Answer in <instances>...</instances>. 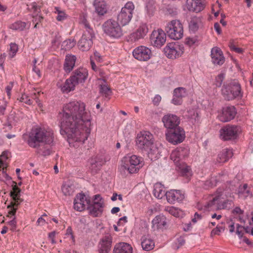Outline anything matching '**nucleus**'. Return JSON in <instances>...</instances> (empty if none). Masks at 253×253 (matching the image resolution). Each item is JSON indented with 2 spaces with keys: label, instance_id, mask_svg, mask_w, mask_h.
I'll return each mask as SVG.
<instances>
[{
  "label": "nucleus",
  "instance_id": "obj_1",
  "mask_svg": "<svg viewBox=\"0 0 253 253\" xmlns=\"http://www.w3.org/2000/svg\"><path fill=\"white\" fill-rule=\"evenodd\" d=\"M91 115L85 109V104L73 101L63 107L60 133L68 139L84 143L90 132Z\"/></svg>",
  "mask_w": 253,
  "mask_h": 253
},
{
  "label": "nucleus",
  "instance_id": "obj_2",
  "mask_svg": "<svg viewBox=\"0 0 253 253\" xmlns=\"http://www.w3.org/2000/svg\"><path fill=\"white\" fill-rule=\"evenodd\" d=\"M23 139L29 147L34 148L39 147L41 143L52 145L54 136L52 131L37 126L33 128L29 134H23Z\"/></svg>",
  "mask_w": 253,
  "mask_h": 253
},
{
  "label": "nucleus",
  "instance_id": "obj_3",
  "mask_svg": "<svg viewBox=\"0 0 253 253\" xmlns=\"http://www.w3.org/2000/svg\"><path fill=\"white\" fill-rule=\"evenodd\" d=\"M203 203L205 211H215L222 209H229L233 205V198L228 197L223 193L218 192L214 195H209L205 198Z\"/></svg>",
  "mask_w": 253,
  "mask_h": 253
},
{
  "label": "nucleus",
  "instance_id": "obj_4",
  "mask_svg": "<svg viewBox=\"0 0 253 253\" xmlns=\"http://www.w3.org/2000/svg\"><path fill=\"white\" fill-rule=\"evenodd\" d=\"M136 143L137 147L146 152L151 159L157 158L160 155V151L154 143L153 135L149 131H143L138 133Z\"/></svg>",
  "mask_w": 253,
  "mask_h": 253
},
{
  "label": "nucleus",
  "instance_id": "obj_5",
  "mask_svg": "<svg viewBox=\"0 0 253 253\" xmlns=\"http://www.w3.org/2000/svg\"><path fill=\"white\" fill-rule=\"evenodd\" d=\"M188 155L189 151L187 148L179 147L172 151L170 156V159L178 168L181 174L187 178L192 176V170L190 167L184 163L183 160Z\"/></svg>",
  "mask_w": 253,
  "mask_h": 253
},
{
  "label": "nucleus",
  "instance_id": "obj_6",
  "mask_svg": "<svg viewBox=\"0 0 253 253\" xmlns=\"http://www.w3.org/2000/svg\"><path fill=\"white\" fill-rule=\"evenodd\" d=\"M221 92L225 99L228 101L242 97L241 87L237 81H232L224 84Z\"/></svg>",
  "mask_w": 253,
  "mask_h": 253
},
{
  "label": "nucleus",
  "instance_id": "obj_7",
  "mask_svg": "<svg viewBox=\"0 0 253 253\" xmlns=\"http://www.w3.org/2000/svg\"><path fill=\"white\" fill-rule=\"evenodd\" d=\"M82 23L85 30L78 42V46L82 51H87L93 43L92 39L94 37V34L86 20H84Z\"/></svg>",
  "mask_w": 253,
  "mask_h": 253
},
{
  "label": "nucleus",
  "instance_id": "obj_8",
  "mask_svg": "<svg viewBox=\"0 0 253 253\" xmlns=\"http://www.w3.org/2000/svg\"><path fill=\"white\" fill-rule=\"evenodd\" d=\"M124 162L125 169L130 173L137 172L144 164L143 159L135 155L125 157Z\"/></svg>",
  "mask_w": 253,
  "mask_h": 253
},
{
  "label": "nucleus",
  "instance_id": "obj_9",
  "mask_svg": "<svg viewBox=\"0 0 253 253\" xmlns=\"http://www.w3.org/2000/svg\"><path fill=\"white\" fill-rule=\"evenodd\" d=\"M134 8L135 6L132 1L127 2L117 15V23L123 26L127 25L132 18Z\"/></svg>",
  "mask_w": 253,
  "mask_h": 253
},
{
  "label": "nucleus",
  "instance_id": "obj_10",
  "mask_svg": "<svg viewBox=\"0 0 253 253\" xmlns=\"http://www.w3.org/2000/svg\"><path fill=\"white\" fill-rule=\"evenodd\" d=\"M165 30L169 37L173 40H179L183 37V27L179 20H172L169 22Z\"/></svg>",
  "mask_w": 253,
  "mask_h": 253
},
{
  "label": "nucleus",
  "instance_id": "obj_11",
  "mask_svg": "<svg viewBox=\"0 0 253 253\" xmlns=\"http://www.w3.org/2000/svg\"><path fill=\"white\" fill-rule=\"evenodd\" d=\"M166 139L174 145L181 143L185 139V131L180 127L168 129L166 133Z\"/></svg>",
  "mask_w": 253,
  "mask_h": 253
},
{
  "label": "nucleus",
  "instance_id": "obj_12",
  "mask_svg": "<svg viewBox=\"0 0 253 253\" xmlns=\"http://www.w3.org/2000/svg\"><path fill=\"white\" fill-rule=\"evenodd\" d=\"M103 200L100 195L97 194L93 196L92 200H90L87 209L90 215L96 217L101 214L103 211Z\"/></svg>",
  "mask_w": 253,
  "mask_h": 253
},
{
  "label": "nucleus",
  "instance_id": "obj_13",
  "mask_svg": "<svg viewBox=\"0 0 253 253\" xmlns=\"http://www.w3.org/2000/svg\"><path fill=\"white\" fill-rule=\"evenodd\" d=\"M149 31L148 25L146 23L141 22L136 30L131 33L126 38L128 42L132 43L143 39L147 34Z\"/></svg>",
  "mask_w": 253,
  "mask_h": 253
},
{
  "label": "nucleus",
  "instance_id": "obj_14",
  "mask_svg": "<svg viewBox=\"0 0 253 253\" xmlns=\"http://www.w3.org/2000/svg\"><path fill=\"white\" fill-rule=\"evenodd\" d=\"M166 56L169 58L175 59L180 56L184 52V47L175 42L167 44L164 49Z\"/></svg>",
  "mask_w": 253,
  "mask_h": 253
},
{
  "label": "nucleus",
  "instance_id": "obj_15",
  "mask_svg": "<svg viewBox=\"0 0 253 253\" xmlns=\"http://www.w3.org/2000/svg\"><path fill=\"white\" fill-rule=\"evenodd\" d=\"M240 131V128L238 126L226 125L220 129V138L223 140L235 138Z\"/></svg>",
  "mask_w": 253,
  "mask_h": 253
},
{
  "label": "nucleus",
  "instance_id": "obj_16",
  "mask_svg": "<svg viewBox=\"0 0 253 253\" xmlns=\"http://www.w3.org/2000/svg\"><path fill=\"white\" fill-rule=\"evenodd\" d=\"M135 59L140 61H147L152 56L151 50L148 47L140 45L135 48L132 51Z\"/></svg>",
  "mask_w": 253,
  "mask_h": 253
},
{
  "label": "nucleus",
  "instance_id": "obj_17",
  "mask_svg": "<svg viewBox=\"0 0 253 253\" xmlns=\"http://www.w3.org/2000/svg\"><path fill=\"white\" fill-rule=\"evenodd\" d=\"M150 39L152 45L160 47L166 42V35L163 30L158 29L152 32Z\"/></svg>",
  "mask_w": 253,
  "mask_h": 253
},
{
  "label": "nucleus",
  "instance_id": "obj_18",
  "mask_svg": "<svg viewBox=\"0 0 253 253\" xmlns=\"http://www.w3.org/2000/svg\"><path fill=\"white\" fill-rule=\"evenodd\" d=\"M105 162V161L102 156H96L88 159L87 166L91 173L95 174L100 170Z\"/></svg>",
  "mask_w": 253,
  "mask_h": 253
},
{
  "label": "nucleus",
  "instance_id": "obj_19",
  "mask_svg": "<svg viewBox=\"0 0 253 253\" xmlns=\"http://www.w3.org/2000/svg\"><path fill=\"white\" fill-rule=\"evenodd\" d=\"M90 198L86 197L84 194H79L77 195L74 201V208L78 211H83L87 209L90 202Z\"/></svg>",
  "mask_w": 253,
  "mask_h": 253
},
{
  "label": "nucleus",
  "instance_id": "obj_20",
  "mask_svg": "<svg viewBox=\"0 0 253 253\" xmlns=\"http://www.w3.org/2000/svg\"><path fill=\"white\" fill-rule=\"evenodd\" d=\"M162 122L165 127L169 129L179 127V118L174 114H168L162 118Z\"/></svg>",
  "mask_w": 253,
  "mask_h": 253
},
{
  "label": "nucleus",
  "instance_id": "obj_21",
  "mask_svg": "<svg viewBox=\"0 0 253 253\" xmlns=\"http://www.w3.org/2000/svg\"><path fill=\"white\" fill-rule=\"evenodd\" d=\"M167 200L168 203L174 204L176 202H180L185 198L184 192L178 190H170L167 191Z\"/></svg>",
  "mask_w": 253,
  "mask_h": 253
},
{
  "label": "nucleus",
  "instance_id": "obj_22",
  "mask_svg": "<svg viewBox=\"0 0 253 253\" xmlns=\"http://www.w3.org/2000/svg\"><path fill=\"white\" fill-rule=\"evenodd\" d=\"M236 111L234 106H228L223 108L222 112L218 115L219 120L222 122H229L235 116Z\"/></svg>",
  "mask_w": 253,
  "mask_h": 253
},
{
  "label": "nucleus",
  "instance_id": "obj_23",
  "mask_svg": "<svg viewBox=\"0 0 253 253\" xmlns=\"http://www.w3.org/2000/svg\"><path fill=\"white\" fill-rule=\"evenodd\" d=\"M205 5V0H187L186 7L189 11L199 12L204 9Z\"/></svg>",
  "mask_w": 253,
  "mask_h": 253
},
{
  "label": "nucleus",
  "instance_id": "obj_24",
  "mask_svg": "<svg viewBox=\"0 0 253 253\" xmlns=\"http://www.w3.org/2000/svg\"><path fill=\"white\" fill-rule=\"evenodd\" d=\"M188 95L187 90L182 87H179L175 88L173 93V98L171 103L175 105H181L182 103L183 98Z\"/></svg>",
  "mask_w": 253,
  "mask_h": 253
},
{
  "label": "nucleus",
  "instance_id": "obj_25",
  "mask_svg": "<svg viewBox=\"0 0 253 253\" xmlns=\"http://www.w3.org/2000/svg\"><path fill=\"white\" fill-rule=\"evenodd\" d=\"M88 76V72L86 69L80 67L75 70L70 76L75 82L78 84L83 83L86 80Z\"/></svg>",
  "mask_w": 253,
  "mask_h": 253
},
{
  "label": "nucleus",
  "instance_id": "obj_26",
  "mask_svg": "<svg viewBox=\"0 0 253 253\" xmlns=\"http://www.w3.org/2000/svg\"><path fill=\"white\" fill-rule=\"evenodd\" d=\"M167 218L163 215L155 216L152 221V227L154 230H163L167 227Z\"/></svg>",
  "mask_w": 253,
  "mask_h": 253
},
{
  "label": "nucleus",
  "instance_id": "obj_27",
  "mask_svg": "<svg viewBox=\"0 0 253 253\" xmlns=\"http://www.w3.org/2000/svg\"><path fill=\"white\" fill-rule=\"evenodd\" d=\"M211 57L212 62L214 64L221 65L223 64L225 61V58L221 50L217 47H214L211 50Z\"/></svg>",
  "mask_w": 253,
  "mask_h": 253
},
{
  "label": "nucleus",
  "instance_id": "obj_28",
  "mask_svg": "<svg viewBox=\"0 0 253 253\" xmlns=\"http://www.w3.org/2000/svg\"><path fill=\"white\" fill-rule=\"evenodd\" d=\"M226 179V175L224 174H220L219 173L217 175H214L211 177L207 180L204 182V188L205 189H208L215 186L217 183L220 181H224Z\"/></svg>",
  "mask_w": 253,
  "mask_h": 253
},
{
  "label": "nucleus",
  "instance_id": "obj_29",
  "mask_svg": "<svg viewBox=\"0 0 253 253\" xmlns=\"http://www.w3.org/2000/svg\"><path fill=\"white\" fill-rule=\"evenodd\" d=\"M77 58L76 56L67 54L65 59L64 70L67 73H70L74 68Z\"/></svg>",
  "mask_w": 253,
  "mask_h": 253
},
{
  "label": "nucleus",
  "instance_id": "obj_30",
  "mask_svg": "<svg viewBox=\"0 0 253 253\" xmlns=\"http://www.w3.org/2000/svg\"><path fill=\"white\" fill-rule=\"evenodd\" d=\"M113 253H132V248L127 243H119L115 246Z\"/></svg>",
  "mask_w": 253,
  "mask_h": 253
},
{
  "label": "nucleus",
  "instance_id": "obj_31",
  "mask_svg": "<svg viewBox=\"0 0 253 253\" xmlns=\"http://www.w3.org/2000/svg\"><path fill=\"white\" fill-rule=\"evenodd\" d=\"M111 247V237L105 236L102 238L98 245L99 253H108Z\"/></svg>",
  "mask_w": 253,
  "mask_h": 253
},
{
  "label": "nucleus",
  "instance_id": "obj_32",
  "mask_svg": "<svg viewBox=\"0 0 253 253\" xmlns=\"http://www.w3.org/2000/svg\"><path fill=\"white\" fill-rule=\"evenodd\" d=\"M77 85V84L70 77L66 80L65 83L63 85L60 86V88L62 92L68 93L71 91H73Z\"/></svg>",
  "mask_w": 253,
  "mask_h": 253
},
{
  "label": "nucleus",
  "instance_id": "obj_33",
  "mask_svg": "<svg viewBox=\"0 0 253 253\" xmlns=\"http://www.w3.org/2000/svg\"><path fill=\"white\" fill-rule=\"evenodd\" d=\"M233 155L232 151L231 149L225 148L222 149L218 154L217 162L219 163L226 162L232 157Z\"/></svg>",
  "mask_w": 253,
  "mask_h": 253
},
{
  "label": "nucleus",
  "instance_id": "obj_34",
  "mask_svg": "<svg viewBox=\"0 0 253 253\" xmlns=\"http://www.w3.org/2000/svg\"><path fill=\"white\" fill-rule=\"evenodd\" d=\"M153 193L156 198L162 199L165 196L167 197V192H166L164 186L161 183H157L154 186Z\"/></svg>",
  "mask_w": 253,
  "mask_h": 253
},
{
  "label": "nucleus",
  "instance_id": "obj_35",
  "mask_svg": "<svg viewBox=\"0 0 253 253\" xmlns=\"http://www.w3.org/2000/svg\"><path fill=\"white\" fill-rule=\"evenodd\" d=\"M93 5L96 12L99 15H103L107 12L106 5L104 0H95Z\"/></svg>",
  "mask_w": 253,
  "mask_h": 253
},
{
  "label": "nucleus",
  "instance_id": "obj_36",
  "mask_svg": "<svg viewBox=\"0 0 253 253\" xmlns=\"http://www.w3.org/2000/svg\"><path fill=\"white\" fill-rule=\"evenodd\" d=\"M155 0H147L145 4V11L147 16L151 17L154 15L156 10Z\"/></svg>",
  "mask_w": 253,
  "mask_h": 253
},
{
  "label": "nucleus",
  "instance_id": "obj_37",
  "mask_svg": "<svg viewBox=\"0 0 253 253\" xmlns=\"http://www.w3.org/2000/svg\"><path fill=\"white\" fill-rule=\"evenodd\" d=\"M201 19L200 17L193 16L191 17L189 23V28L190 31L195 32L202 26Z\"/></svg>",
  "mask_w": 253,
  "mask_h": 253
},
{
  "label": "nucleus",
  "instance_id": "obj_38",
  "mask_svg": "<svg viewBox=\"0 0 253 253\" xmlns=\"http://www.w3.org/2000/svg\"><path fill=\"white\" fill-rule=\"evenodd\" d=\"M112 38L118 39L123 35L121 27L117 23L112 22Z\"/></svg>",
  "mask_w": 253,
  "mask_h": 253
},
{
  "label": "nucleus",
  "instance_id": "obj_39",
  "mask_svg": "<svg viewBox=\"0 0 253 253\" xmlns=\"http://www.w3.org/2000/svg\"><path fill=\"white\" fill-rule=\"evenodd\" d=\"M62 191L64 195L70 196L74 192L75 187L70 181H67L62 185Z\"/></svg>",
  "mask_w": 253,
  "mask_h": 253
},
{
  "label": "nucleus",
  "instance_id": "obj_40",
  "mask_svg": "<svg viewBox=\"0 0 253 253\" xmlns=\"http://www.w3.org/2000/svg\"><path fill=\"white\" fill-rule=\"evenodd\" d=\"M141 246L144 250L148 251L153 249L154 242L149 238L143 237L142 238Z\"/></svg>",
  "mask_w": 253,
  "mask_h": 253
},
{
  "label": "nucleus",
  "instance_id": "obj_41",
  "mask_svg": "<svg viewBox=\"0 0 253 253\" xmlns=\"http://www.w3.org/2000/svg\"><path fill=\"white\" fill-rule=\"evenodd\" d=\"M34 148L36 149V153L44 157L49 156L51 153V149L46 146L41 147L40 145L39 147Z\"/></svg>",
  "mask_w": 253,
  "mask_h": 253
},
{
  "label": "nucleus",
  "instance_id": "obj_42",
  "mask_svg": "<svg viewBox=\"0 0 253 253\" xmlns=\"http://www.w3.org/2000/svg\"><path fill=\"white\" fill-rule=\"evenodd\" d=\"M103 83L100 84V93L106 97L109 95V93L110 92V88L106 84V82L104 80H102Z\"/></svg>",
  "mask_w": 253,
  "mask_h": 253
},
{
  "label": "nucleus",
  "instance_id": "obj_43",
  "mask_svg": "<svg viewBox=\"0 0 253 253\" xmlns=\"http://www.w3.org/2000/svg\"><path fill=\"white\" fill-rule=\"evenodd\" d=\"M26 26V23L21 21H17L10 26V28L14 30L22 31L23 30Z\"/></svg>",
  "mask_w": 253,
  "mask_h": 253
},
{
  "label": "nucleus",
  "instance_id": "obj_44",
  "mask_svg": "<svg viewBox=\"0 0 253 253\" xmlns=\"http://www.w3.org/2000/svg\"><path fill=\"white\" fill-rule=\"evenodd\" d=\"M166 211L175 217L180 216L181 212V210L174 207H168L166 208Z\"/></svg>",
  "mask_w": 253,
  "mask_h": 253
},
{
  "label": "nucleus",
  "instance_id": "obj_45",
  "mask_svg": "<svg viewBox=\"0 0 253 253\" xmlns=\"http://www.w3.org/2000/svg\"><path fill=\"white\" fill-rule=\"evenodd\" d=\"M76 45V41L74 39H68L64 41L62 44L65 50H70Z\"/></svg>",
  "mask_w": 253,
  "mask_h": 253
},
{
  "label": "nucleus",
  "instance_id": "obj_46",
  "mask_svg": "<svg viewBox=\"0 0 253 253\" xmlns=\"http://www.w3.org/2000/svg\"><path fill=\"white\" fill-rule=\"evenodd\" d=\"M102 29L104 34L111 36V20H107L102 25Z\"/></svg>",
  "mask_w": 253,
  "mask_h": 253
},
{
  "label": "nucleus",
  "instance_id": "obj_47",
  "mask_svg": "<svg viewBox=\"0 0 253 253\" xmlns=\"http://www.w3.org/2000/svg\"><path fill=\"white\" fill-rule=\"evenodd\" d=\"M55 9L57 13L56 19L58 21H63L67 18V15L64 11L60 10L58 7H56Z\"/></svg>",
  "mask_w": 253,
  "mask_h": 253
},
{
  "label": "nucleus",
  "instance_id": "obj_48",
  "mask_svg": "<svg viewBox=\"0 0 253 253\" xmlns=\"http://www.w3.org/2000/svg\"><path fill=\"white\" fill-rule=\"evenodd\" d=\"M18 45L15 43H11L10 44V53L9 55L11 58L14 57L18 50Z\"/></svg>",
  "mask_w": 253,
  "mask_h": 253
},
{
  "label": "nucleus",
  "instance_id": "obj_49",
  "mask_svg": "<svg viewBox=\"0 0 253 253\" xmlns=\"http://www.w3.org/2000/svg\"><path fill=\"white\" fill-rule=\"evenodd\" d=\"M14 202H12L10 205L7 206V208H16L18 206V205H20V203L23 201V200L20 199V197H16L15 198V197L12 198Z\"/></svg>",
  "mask_w": 253,
  "mask_h": 253
},
{
  "label": "nucleus",
  "instance_id": "obj_50",
  "mask_svg": "<svg viewBox=\"0 0 253 253\" xmlns=\"http://www.w3.org/2000/svg\"><path fill=\"white\" fill-rule=\"evenodd\" d=\"M224 78V75L222 73L219 74L218 75H217L214 81V84L217 87H219L221 85V84L222 83V82L223 81V79Z\"/></svg>",
  "mask_w": 253,
  "mask_h": 253
},
{
  "label": "nucleus",
  "instance_id": "obj_51",
  "mask_svg": "<svg viewBox=\"0 0 253 253\" xmlns=\"http://www.w3.org/2000/svg\"><path fill=\"white\" fill-rule=\"evenodd\" d=\"M177 13V9L171 6H168L166 10V14L171 16L175 15Z\"/></svg>",
  "mask_w": 253,
  "mask_h": 253
},
{
  "label": "nucleus",
  "instance_id": "obj_52",
  "mask_svg": "<svg viewBox=\"0 0 253 253\" xmlns=\"http://www.w3.org/2000/svg\"><path fill=\"white\" fill-rule=\"evenodd\" d=\"M18 100L21 102H23L28 105H31L33 103V101L29 99V96L25 94H22L20 98L18 99Z\"/></svg>",
  "mask_w": 253,
  "mask_h": 253
},
{
  "label": "nucleus",
  "instance_id": "obj_53",
  "mask_svg": "<svg viewBox=\"0 0 253 253\" xmlns=\"http://www.w3.org/2000/svg\"><path fill=\"white\" fill-rule=\"evenodd\" d=\"M244 230H246V232H247V233L248 232V231L246 230V229H245V228L244 226L240 225L238 224H237L236 225V234L238 235L239 238H241L243 237Z\"/></svg>",
  "mask_w": 253,
  "mask_h": 253
},
{
  "label": "nucleus",
  "instance_id": "obj_54",
  "mask_svg": "<svg viewBox=\"0 0 253 253\" xmlns=\"http://www.w3.org/2000/svg\"><path fill=\"white\" fill-rule=\"evenodd\" d=\"M224 227L222 225H217L216 227L213 229L211 232V236L219 235L221 232L223 231Z\"/></svg>",
  "mask_w": 253,
  "mask_h": 253
},
{
  "label": "nucleus",
  "instance_id": "obj_55",
  "mask_svg": "<svg viewBox=\"0 0 253 253\" xmlns=\"http://www.w3.org/2000/svg\"><path fill=\"white\" fill-rule=\"evenodd\" d=\"M13 191L10 192V196L12 198L20 197V193L21 190L20 188L17 187L16 186H14L13 188Z\"/></svg>",
  "mask_w": 253,
  "mask_h": 253
},
{
  "label": "nucleus",
  "instance_id": "obj_56",
  "mask_svg": "<svg viewBox=\"0 0 253 253\" xmlns=\"http://www.w3.org/2000/svg\"><path fill=\"white\" fill-rule=\"evenodd\" d=\"M230 48L231 50L234 51L238 53H241L243 52V49L241 48L237 47L235 44L231 43L229 45Z\"/></svg>",
  "mask_w": 253,
  "mask_h": 253
},
{
  "label": "nucleus",
  "instance_id": "obj_57",
  "mask_svg": "<svg viewBox=\"0 0 253 253\" xmlns=\"http://www.w3.org/2000/svg\"><path fill=\"white\" fill-rule=\"evenodd\" d=\"M216 3L217 4H214L212 7V11L215 17L218 16L219 15V10H217L216 11H215V8H219L221 6V4L218 3V1H216Z\"/></svg>",
  "mask_w": 253,
  "mask_h": 253
},
{
  "label": "nucleus",
  "instance_id": "obj_58",
  "mask_svg": "<svg viewBox=\"0 0 253 253\" xmlns=\"http://www.w3.org/2000/svg\"><path fill=\"white\" fill-rule=\"evenodd\" d=\"M13 83L11 82L5 87L6 94L9 98L10 97L11 91L13 88Z\"/></svg>",
  "mask_w": 253,
  "mask_h": 253
},
{
  "label": "nucleus",
  "instance_id": "obj_59",
  "mask_svg": "<svg viewBox=\"0 0 253 253\" xmlns=\"http://www.w3.org/2000/svg\"><path fill=\"white\" fill-rule=\"evenodd\" d=\"M197 42L195 38H188L186 39V43L189 46H192L195 44Z\"/></svg>",
  "mask_w": 253,
  "mask_h": 253
},
{
  "label": "nucleus",
  "instance_id": "obj_60",
  "mask_svg": "<svg viewBox=\"0 0 253 253\" xmlns=\"http://www.w3.org/2000/svg\"><path fill=\"white\" fill-rule=\"evenodd\" d=\"M244 211L242 210L239 207H236L233 211L232 213L235 215H239L240 217V215L243 214Z\"/></svg>",
  "mask_w": 253,
  "mask_h": 253
},
{
  "label": "nucleus",
  "instance_id": "obj_61",
  "mask_svg": "<svg viewBox=\"0 0 253 253\" xmlns=\"http://www.w3.org/2000/svg\"><path fill=\"white\" fill-rule=\"evenodd\" d=\"M8 224L11 226V230L14 231L15 230L16 227V221L15 220V217H14L12 220L8 222Z\"/></svg>",
  "mask_w": 253,
  "mask_h": 253
},
{
  "label": "nucleus",
  "instance_id": "obj_62",
  "mask_svg": "<svg viewBox=\"0 0 253 253\" xmlns=\"http://www.w3.org/2000/svg\"><path fill=\"white\" fill-rule=\"evenodd\" d=\"M127 222V217L124 216L119 219L117 222L118 226H123Z\"/></svg>",
  "mask_w": 253,
  "mask_h": 253
},
{
  "label": "nucleus",
  "instance_id": "obj_63",
  "mask_svg": "<svg viewBox=\"0 0 253 253\" xmlns=\"http://www.w3.org/2000/svg\"><path fill=\"white\" fill-rule=\"evenodd\" d=\"M6 104L5 102L0 103V115H4L6 109Z\"/></svg>",
  "mask_w": 253,
  "mask_h": 253
},
{
  "label": "nucleus",
  "instance_id": "obj_64",
  "mask_svg": "<svg viewBox=\"0 0 253 253\" xmlns=\"http://www.w3.org/2000/svg\"><path fill=\"white\" fill-rule=\"evenodd\" d=\"M117 197H118V199L120 201H123L122 195L121 194L118 195L116 193H113V196H112V201H116L117 199Z\"/></svg>",
  "mask_w": 253,
  "mask_h": 253
}]
</instances>
